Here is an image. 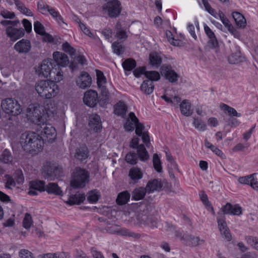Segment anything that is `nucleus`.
Wrapping results in <instances>:
<instances>
[{
	"mask_svg": "<svg viewBox=\"0 0 258 258\" xmlns=\"http://www.w3.org/2000/svg\"><path fill=\"white\" fill-rule=\"evenodd\" d=\"M39 11L43 15H47L48 9L50 7L47 5H45L42 2H39L37 4Z\"/></svg>",
	"mask_w": 258,
	"mask_h": 258,
	"instance_id": "bf43d9fd",
	"label": "nucleus"
},
{
	"mask_svg": "<svg viewBox=\"0 0 258 258\" xmlns=\"http://www.w3.org/2000/svg\"><path fill=\"white\" fill-rule=\"evenodd\" d=\"M153 207L151 205H144L140 207V212L137 215V220L141 224L154 227L156 220L153 216Z\"/></svg>",
	"mask_w": 258,
	"mask_h": 258,
	"instance_id": "39448f33",
	"label": "nucleus"
},
{
	"mask_svg": "<svg viewBox=\"0 0 258 258\" xmlns=\"http://www.w3.org/2000/svg\"><path fill=\"white\" fill-rule=\"evenodd\" d=\"M104 10L107 12L108 16L111 18L116 17L121 11L120 3L117 0L108 2L103 6Z\"/></svg>",
	"mask_w": 258,
	"mask_h": 258,
	"instance_id": "6e6552de",
	"label": "nucleus"
},
{
	"mask_svg": "<svg viewBox=\"0 0 258 258\" xmlns=\"http://www.w3.org/2000/svg\"><path fill=\"white\" fill-rule=\"evenodd\" d=\"M14 48L19 53H27L31 50V43L30 40L22 39L15 44Z\"/></svg>",
	"mask_w": 258,
	"mask_h": 258,
	"instance_id": "2eb2a0df",
	"label": "nucleus"
},
{
	"mask_svg": "<svg viewBox=\"0 0 258 258\" xmlns=\"http://www.w3.org/2000/svg\"><path fill=\"white\" fill-rule=\"evenodd\" d=\"M20 142L24 150L29 153L40 152L44 144L42 137L34 132L23 133Z\"/></svg>",
	"mask_w": 258,
	"mask_h": 258,
	"instance_id": "f257e3e1",
	"label": "nucleus"
},
{
	"mask_svg": "<svg viewBox=\"0 0 258 258\" xmlns=\"http://www.w3.org/2000/svg\"><path fill=\"white\" fill-rule=\"evenodd\" d=\"M0 15L5 19H13L16 17L15 13L6 10L2 11Z\"/></svg>",
	"mask_w": 258,
	"mask_h": 258,
	"instance_id": "052dcab7",
	"label": "nucleus"
},
{
	"mask_svg": "<svg viewBox=\"0 0 258 258\" xmlns=\"http://www.w3.org/2000/svg\"><path fill=\"white\" fill-rule=\"evenodd\" d=\"M88 124L90 128L95 133L101 131L102 122L100 117L96 113L90 114L88 118Z\"/></svg>",
	"mask_w": 258,
	"mask_h": 258,
	"instance_id": "ddd939ff",
	"label": "nucleus"
},
{
	"mask_svg": "<svg viewBox=\"0 0 258 258\" xmlns=\"http://www.w3.org/2000/svg\"><path fill=\"white\" fill-rule=\"evenodd\" d=\"M220 107L221 109L226 111L228 112V114L230 116V117H233V116H241V114L238 113L234 108L230 107L226 104L222 103L220 105Z\"/></svg>",
	"mask_w": 258,
	"mask_h": 258,
	"instance_id": "58836bf2",
	"label": "nucleus"
},
{
	"mask_svg": "<svg viewBox=\"0 0 258 258\" xmlns=\"http://www.w3.org/2000/svg\"><path fill=\"white\" fill-rule=\"evenodd\" d=\"M162 187V184L161 181L157 179L149 180L146 187L148 193H151L155 191H159Z\"/></svg>",
	"mask_w": 258,
	"mask_h": 258,
	"instance_id": "412c9836",
	"label": "nucleus"
},
{
	"mask_svg": "<svg viewBox=\"0 0 258 258\" xmlns=\"http://www.w3.org/2000/svg\"><path fill=\"white\" fill-rule=\"evenodd\" d=\"M92 83L91 76L86 72H82L76 80V84L80 88L85 89L89 87Z\"/></svg>",
	"mask_w": 258,
	"mask_h": 258,
	"instance_id": "dca6fc26",
	"label": "nucleus"
},
{
	"mask_svg": "<svg viewBox=\"0 0 258 258\" xmlns=\"http://www.w3.org/2000/svg\"><path fill=\"white\" fill-rule=\"evenodd\" d=\"M204 30L209 39L208 41L209 46L212 48L217 47L218 46V42L213 31L206 24L204 25Z\"/></svg>",
	"mask_w": 258,
	"mask_h": 258,
	"instance_id": "6ab92c4d",
	"label": "nucleus"
},
{
	"mask_svg": "<svg viewBox=\"0 0 258 258\" xmlns=\"http://www.w3.org/2000/svg\"><path fill=\"white\" fill-rule=\"evenodd\" d=\"M85 199V196L84 194L76 193L71 195L66 202L69 205H79L83 202Z\"/></svg>",
	"mask_w": 258,
	"mask_h": 258,
	"instance_id": "5701e85b",
	"label": "nucleus"
},
{
	"mask_svg": "<svg viewBox=\"0 0 258 258\" xmlns=\"http://www.w3.org/2000/svg\"><path fill=\"white\" fill-rule=\"evenodd\" d=\"M149 64L153 68H159L162 63V58L156 52L151 53L149 57Z\"/></svg>",
	"mask_w": 258,
	"mask_h": 258,
	"instance_id": "393cba45",
	"label": "nucleus"
},
{
	"mask_svg": "<svg viewBox=\"0 0 258 258\" xmlns=\"http://www.w3.org/2000/svg\"><path fill=\"white\" fill-rule=\"evenodd\" d=\"M202 3L205 7V10L212 16L216 18H217V13L216 12L215 10L213 9L209 3L208 2V0H202Z\"/></svg>",
	"mask_w": 258,
	"mask_h": 258,
	"instance_id": "3c124183",
	"label": "nucleus"
},
{
	"mask_svg": "<svg viewBox=\"0 0 258 258\" xmlns=\"http://www.w3.org/2000/svg\"><path fill=\"white\" fill-rule=\"evenodd\" d=\"M0 160L5 163H9L12 160V156L8 149H5L0 156Z\"/></svg>",
	"mask_w": 258,
	"mask_h": 258,
	"instance_id": "49530a36",
	"label": "nucleus"
},
{
	"mask_svg": "<svg viewBox=\"0 0 258 258\" xmlns=\"http://www.w3.org/2000/svg\"><path fill=\"white\" fill-rule=\"evenodd\" d=\"M45 191L48 194H53L56 196H62V191L56 183L49 182L46 185Z\"/></svg>",
	"mask_w": 258,
	"mask_h": 258,
	"instance_id": "b1692460",
	"label": "nucleus"
},
{
	"mask_svg": "<svg viewBox=\"0 0 258 258\" xmlns=\"http://www.w3.org/2000/svg\"><path fill=\"white\" fill-rule=\"evenodd\" d=\"M183 239L186 241L187 244L192 246H197L205 242L204 240L200 239L199 237H196L188 234L184 235L183 236Z\"/></svg>",
	"mask_w": 258,
	"mask_h": 258,
	"instance_id": "4be33fe9",
	"label": "nucleus"
},
{
	"mask_svg": "<svg viewBox=\"0 0 258 258\" xmlns=\"http://www.w3.org/2000/svg\"><path fill=\"white\" fill-rule=\"evenodd\" d=\"M22 24L24 27L25 32L29 33L32 31V24L31 22L27 19H24L22 21Z\"/></svg>",
	"mask_w": 258,
	"mask_h": 258,
	"instance_id": "69168bd1",
	"label": "nucleus"
},
{
	"mask_svg": "<svg viewBox=\"0 0 258 258\" xmlns=\"http://www.w3.org/2000/svg\"><path fill=\"white\" fill-rule=\"evenodd\" d=\"M122 66L125 71H131L135 68L137 63L133 58H127L122 62Z\"/></svg>",
	"mask_w": 258,
	"mask_h": 258,
	"instance_id": "4c0bfd02",
	"label": "nucleus"
},
{
	"mask_svg": "<svg viewBox=\"0 0 258 258\" xmlns=\"http://www.w3.org/2000/svg\"><path fill=\"white\" fill-rule=\"evenodd\" d=\"M140 89L142 92L147 95H150L153 92L154 85L150 80H144L141 85Z\"/></svg>",
	"mask_w": 258,
	"mask_h": 258,
	"instance_id": "c85d7f7f",
	"label": "nucleus"
},
{
	"mask_svg": "<svg viewBox=\"0 0 258 258\" xmlns=\"http://www.w3.org/2000/svg\"><path fill=\"white\" fill-rule=\"evenodd\" d=\"M222 209L224 214L240 216L242 214V209L238 204L232 205L227 203Z\"/></svg>",
	"mask_w": 258,
	"mask_h": 258,
	"instance_id": "4468645a",
	"label": "nucleus"
},
{
	"mask_svg": "<svg viewBox=\"0 0 258 258\" xmlns=\"http://www.w3.org/2000/svg\"><path fill=\"white\" fill-rule=\"evenodd\" d=\"M54 165V164L49 163L43 166L42 174L45 178L52 180V177L53 172Z\"/></svg>",
	"mask_w": 258,
	"mask_h": 258,
	"instance_id": "473e14b6",
	"label": "nucleus"
},
{
	"mask_svg": "<svg viewBox=\"0 0 258 258\" xmlns=\"http://www.w3.org/2000/svg\"><path fill=\"white\" fill-rule=\"evenodd\" d=\"M48 13H49L52 17L54 19L59 23V24L64 23L63 18L59 12L56 11L53 8L50 7V9H48Z\"/></svg>",
	"mask_w": 258,
	"mask_h": 258,
	"instance_id": "37998d69",
	"label": "nucleus"
},
{
	"mask_svg": "<svg viewBox=\"0 0 258 258\" xmlns=\"http://www.w3.org/2000/svg\"><path fill=\"white\" fill-rule=\"evenodd\" d=\"M130 199V194L127 191L119 193L116 199V203L119 205H123L127 203Z\"/></svg>",
	"mask_w": 258,
	"mask_h": 258,
	"instance_id": "f704fd0d",
	"label": "nucleus"
},
{
	"mask_svg": "<svg viewBox=\"0 0 258 258\" xmlns=\"http://www.w3.org/2000/svg\"><path fill=\"white\" fill-rule=\"evenodd\" d=\"M145 76L147 78V80H150L153 83L154 81H157L160 79V75L157 71H147L145 72Z\"/></svg>",
	"mask_w": 258,
	"mask_h": 258,
	"instance_id": "a19ab883",
	"label": "nucleus"
},
{
	"mask_svg": "<svg viewBox=\"0 0 258 258\" xmlns=\"http://www.w3.org/2000/svg\"><path fill=\"white\" fill-rule=\"evenodd\" d=\"M139 119L136 117L133 112H130L128 117L124 124V128L127 132L133 131L135 129L136 123H138Z\"/></svg>",
	"mask_w": 258,
	"mask_h": 258,
	"instance_id": "a211bd4d",
	"label": "nucleus"
},
{
	"mask_svg": "<svg viewBox=\"0 0 258 258\" xmlns=\"http://www.w3.org/2000/svg\"><path fill=\"white\" fill-rule=\"evenodd\" d=\"M200 199L201 201H202L204 205L207 207L209 209H211L212 212L213 214H215L214 209L213 206H212L210 202L209 201L208 196L207 195L205 194L204 192L202 193L200 195Z\"/></svg>",
	"mask_w": 258,
	"mask_h": 258,
	"instance_id": "8fccbe9b",
	"label": "nucleus"
},
{
	"mask_svg": "<svg viewBox=\"0 0 258 258\" xmlns=\"http://www.w3.org/2000/svg\"><path fill=\"white\" fill-rule=\"evenodd\" d=\"M90 181V173L80 167H77L72 174L71 186L76 189L84 187Z\"/></svg>",
	"mask_w": 258,
	"mask_h": 258,
	"instance_id": "20e7f679",
	"label": "nucleus"
},
{
	"mask_svg": "<svg viewBox=\"0 0 258 258\" xmlns=\"http://www.w3.org/2000/svg\"><path fill=\"white\" fill-rule=\"evenodd\" d=\"M83 101L84 103L90 107H95L98 102V96L96 91L90 90L84 94Z\"/></svg>",
	"mask_w": 258,
	"mask_h": 258,
	"instance_id": "f8f14e48",
	"label": "nucleus"
},
{
	"mask_svg": "<svg viewBox=\"0 0 258 258\" xmlns=\"http://www.w3.org/2000/svg\"><path fill=\"white\" fill-rule=\"evenodd\" d=\"M143 142L146 144L147 147L149 148L151 145L149 134L147 132H144L141 135Z\"/></svg>",
	"mask_w": 258,
	"mask_h": 258,
	"instance_id": "338daca9",
	"label": "nucleus"
},
{
	"mask_svg": "<svg viewBox=\"0 0 258 258\" xmlns=\"http://www.w3.org/2000/svg\"><path fill=\"white\" fill-rule=\"evenodd\" d=\"M34 29L37 34L40 35L44 34L45 32L44 27L39 21H36L34 23Z\"/></svg>",
	"mask_w": 258,
	"mask_h": 258,
	"instance_id": "6e6d98bb",
	"label": "nucleus"
},
{
	"mask_svg": "<svg viewBox=\"0 0 258 258\" xmlns=\"http://www.w3.org/2000/svg\"><path fill=\"white\" fill-rule=\"evenodd\" d=\"M128 175L134 183H137L142 178L143 173L140 168L133 167L130 169Z\"/></svg>",
	"mask_w": 258,
	"mask_h": 258,
	"instance_id": "aec40b11",
	"label": "nucleus"
},
{
	"mask_svg": "<svg viewBox=\"0 0 258 258\" xmlns=\"http://www.w3.org/2000/svg\"><path fill=\"white\" fill-rule=\"evenodd\" d=\"M17 9L22 14L27 16H32L31 10L26 8L25 5L19 0H13Z\"/></svg>",
	"mask_w": 258,
	"mask_h": 258,
	"instance_id": "72a5a7b5",
	"label": "nucleus"
},
{
	"mask_svg": "<svg viewBox=\"0 0 258 258\" xmlns=\"http://www.w3.org/2000/svg\"><path fill=\"white\" fill-rule=\"evenodd\" d=\"M23 226L26 229L29 228L32 225L31 217L30 214H26L23 221Z\"/></svg>",
	"mask_w": 258,
	"mask_h": 258,
	"instance_id": "680f3d73",
	"label": "nucleus"
},
{
	"mask_svg": "<svg viewBox=\"0 0 258 258\" xmlns=\"http://www.w3.org/2000/svg\"><path fill=\"white\" fill-rule=\"evenodd\" d=\"M35 87L39 95L44 99L52 98L58 92V86L54 81L41 80L36 84Z\"/></svg>",
	"mask_w": 258,
	"mask_h": 258,
	"instance_id": "7ed1b4c3",
	"label": "nucleus"
},
{
	"mask_svg": "<svg viewBox=\"0 0 258 258\" xmlns=\"http://www.w3.org/2000/svg\"><path fill=\"white\" fill-rule=\"evenodd\" d=\"M112 48L113 49V52L118 55L121 54L123 47L120 42H114L112 44Z\"/></svg>",
	"mask_w": 258,
	"mask_h": 258,
	"instance_id": "13d9d810",
	"label": "nucleus"
},
{
	"mask_svg": "<svg viewBox=\"0 0 258 258\" xmlns=\"http://www.w3.org/2000/svg\"><path fill=\"white\" fill-rule=\"evenodd\" d=\"M62 49L64 52L69 53L71 56L75 54L76 49L68 42H65L62 44Z\"/></svg>",
	"mask_w": 258,
	"mask_h": 258,
	"instance_id": "864d4df0",
	"label": "nucleus"
},
{
	"mask_svg": "<svg viewBox=\"0 0 258 258\" xmlns=\"http://www.w3.org/2000/svg\"><path fill=\"white\" fill-rule=\"evenodd\" d=\"M63 72L61 71L59 67L54 65V68L52 69L50 78L54 79L55 81L59 82L62 80Z\"/></svg>",
	"mask_w": 258,
	"mask_h": 258,
	"instance_id": "e433bc0d",
	"label": "nucleus"
},
{
	"mask_svg": "<svg viewBox=\"0 0 258 258\" xmlns=\"http://www.w3.org/2000/svg\"><path fill=\"white\" fill-rule=\"evenodd\" d=\"M153 166L155 169L158 172H161L162 170V166H161V160L157 155V154H155L153 155Z\"/></svg>",
	"mask_w": 258,
	"mask_h": 258,
	"instance_id": "de8ad7c7",
	"label": "nucleus"
},
{
	"mask_svg": "<svg viewBox=\"0 0 258 258\" xmlns=\"http://www.w3.org/2000/svg\"><path fill=\"white\" fill-rule=\"evenodd\" d=\"M127 107L126 105L122 101H119L114 106V113L115 114L123 116L126 114Z\"/></svg>",
	"mask_w": 258,
	"mask_h": 258,
	"instance_id": "7c9ffc66",
	"label": "nucleus"
},
{
	"mask_svg": "<svg viewBox=\"0 0 258 258\" xmlns=\"http://www.w3.org/2000/svg\"><path fill=\"white\" fill-rule=\"evenodd\" d=\"M138 159L137 154L132 152L127 153L125 157L126 162L131 165H135L137 163Z\"/></svg>",
	"mask_w": 258,
	"mask_h": 258,
	"instance_id": "c03bdc74",
	"label": "nucleus"
},
{
	"mask_svg": "<svg viewBox=\"0 0 258 258\" xmlns=\"http://www.w3.org/2000/svg\"><path fill=\"white\" fill-rule=\"evenodd\" d=\"M193 124L196 128L201 131H204L206 128V125L201 119L194 117Z\"/></svg>",
	"mask_w": 258,
	"mask_h": 258,
	"instance_id": "09e8293b",
	"label": "nucleus"
},
{
	"mask_svg": "<svg viewBox=\"0 0 258 258\" xmlns=\"http://www.w3.org/2000/svg\"><path fill=\"white\" fill-rule=\"evenodd\" d=\"M3 110L7 113L12 116H17L20 114L22 109L18 102L12 98H8L3 100L1 102Z\"/></svg>",
	"mask_w": 258,
	"mask_h": 258,
	"instance_id": "423d86ee",
	"label": "nucleus"
},
{
	"mask_svg": "<svg viewBox=\"0 0 258 258\" xmlns=\"http://www.w3.org/2000/svg\"><path fill=\"white\" fill-rule=\"evenodd\" d=\"M100 197V194L99 191L95 189L89 192L87 200L90 203H96Z\"/></svg>",
	"mask_w": 258,
	"mask_h": 258,
	"instance_id": "ea45409f",
	"label": "nucleus"
},
{
	"mask_svg": "<svg viewBox=\"0 0 258 258\" xmlns=\"http://www.w3.org/2000/svg\"><path fill=\"white\" fill-rule=\"evenodd\" d=\"M52 173V180L54 179L55 178H58L62 176L63 172L62 168L60 166L54 164V169Z\"/></svg>",
	"mask_w": 258,
	"mask_h": 258,
	"instance_id": "5fc2aeb1",
	"label": "nucleus"
},
{
	"mask_svg": "<svg viewBox=\"0 0 258 258\" xmlns=\"http://www.w3.org/2000/svg\"><path fill=\"white\" fill-rule=\"evenodd\" d=\"M54 64L57 67H66L69 62V60L68 56L64 53L55 51L53 53Z\"/></svg>",
	"mask_w": 258,
	"mask_h": 258,
	"instance_id": "f3484780",
	"label": "nucleus"
},
{
	"mask_svg": "<svg viewBox=\"0 0 258 258\" xmlns=\"http://www.w3.org/2000/svg\"><path fill=\"white\" fill-rule=\"evenodd\" d=\"M245 240L247 243L253 246V247L258 250V238L256 237L248 236L245 237Z\"/></svg>",
	"mask_w": 258,
	"mask_h": 258,
	"instance_id": "603ef678",
	"label": "nucleus"
},
{
	"mask_svg": "<svg viewBox=\"0 0 258 258\" xmlns=\"http://www.w3.org/2000/svg\"><path fill=\"white\" fill-rule=\"evenodd\" d=\"M135 128H136V134L138 136H141L142 133L144 132L143 130L145 128V126L143 124L139 122V120L138 121V123H136Z\"/></svg>",
	"mask_w": 258,
	"mask_h": 258,
	"instance_id": "774afa93",
	"label": "nucleus"
},
{
	"mask_svg": "<svg viewBox=\"0 0 258 258\" xmlns=\"http://www.w3.org/2000/svg\"><path fill=\"white\" fill-rule=\"evenodd\" d=\"M166 36L169 42L171 44L174 46H178L179 42L177 40H175L173 36L172 33L171 31H168L166 32Z\"/></svg>",
	"mask_w": 258,
	"mask_h": 258,
	"instance_id": "0e129e2a",
	"label": "nucleus"
},
{
	"mask_svg": "<svg viewBox=\"0 0 258 258\" xmlns=\"http://www.w3.org/2000/svg\"><path fill=\"white\" fill-rule=\"evenodd\" d=\"M96 72L97 85L99 88H101L102 85L106 83V79L101 71L96 70Z\"/></svg>",
	"mask_w": 258,
	"mask_h": 258,
	"instance_id": "a18cd8bd",
	"label": "nucleus"
},
{
	"mask_svg": "<svg viewBox=\"0 0 258 258\" xmlns=\"http://www.w3.org/2000/svg\"><path fill=\"white\" fill-rule=\"evenodd\" d=\"M148 192L147 189L144 187H139L135 188L132 192V199L139 201L143 199L146 194Z\"/></svg>",
	"mask_w": 258,
	"mask_h": 258,
	"instance_id": "c756f323",
	"label": "nucleus"
},
{
	"mask_svg": "<svg viewBox=\"0 0 258 258\" xmlns=\"http://www.w3.org/2000/svg\"><path fill=\"white\" fill-rule=\"evenodd\" d=\"M54 62L52 59H46L43 60L40 66L36 70L39 77L47 78L51 77L52 69L54 68Z\"/></svg>",
	"mask_w": 258,
	"mask_h": 258,
	"instance_id": "1a4fd4ad",
	"label": "nucleus"
},
{
	"mask_svg": "<svg viewBox=\"0 0 258 258\" xmlns=\"http://www.w3.org/2000/svg\"><path fill=\"white\" fill-rule=\"evenodd\" d=\"M161 73L165 78L170 83L176 82L179 78V75L175 72L170 64H163L160 68Z\"/></svg>",
	"mask_w": 258,
	"mask_h": 258,
	"instance_id": "9d476101",
	"label": "nucleus"
},
{
	"mask_svg": "<svg viewBox=\"0 0 258 258\" xmlns=\"http://www.w3.org/2000/svg\"><path fill=\"white\" fill-rule=\"evenodd\" d=\"M7 37L12 42H15L25 35V30L23 28H17L10 26L5 30Z\"/></svg>",
	"mask_w": 258,
	"mask_h": 258,
	"instance_id": "9b49d317",
	"label": "nucleus"
},
{
	"mask_svg": "<svg viewBox=\"0 0 258 258\" xmlns=\"http://www.w3.org/2000/svg\"><path fill=\"white\" fill-rule=\"evenodd\" d=\"M256 173H253L250 175H248L245 176L240 177L238 179V182L241 184H245L250 185V182L252 180V178L253 176L255 175Z\"/></svg>",
	"mask_w": 258,
	"mask_h": 258,
	"instance_id": "4d7b16f0",
	"label": "nucleus"
},
{
	"mask_svg": "<svg viewBox=\"0 0 258 258\" xmlns=\"http://www.w3.org/2000/svg\"><path fill=\"white\" fill-rule=\"evenodd\" d=\"M138 158L142 161H145L149 158V155L144 145H139L137 148Z\"/></svg>",
	"mask_w": 258,
	"mask_h": 258,
	"instance_id": "2f4dec72",
	"label": "nucleus"
},
{
	"mask_svg": "<svg viewBox=\"0 0 258 258\" xmlns=\"http://www.w3.org/2000/svg\"><path fill=\"white\" fill-rule=\"evenodd\" d=\"M89 156V150L88 148L83 146L76 150L75 157L80 161H83L86 159Z\"/></svg>",
	"mask_w": 258,
	"mask_h": 258,
	"instance_id": "bb28decb",
	"label": "nucleus"
},
{
	"mask_svg": "<svg viewBox=\"0 0 258 258\" xmlns=\"http://www.w3.org/2000/svg\"><path fill=\"white\" fill-rule=\"evenodd\" d=\"M180 109L181 113L185 116H189L192 114L191 104L187 100H183L182 101L180 104Z\"/></svg>",
	"mask_w": 258,
	"mask_h": 258,
	"instance_id": "cd10ccee",
	"label": "nucleus"
},
{
	"mask_svg": "<svg viewBox=\"0 0 258 258\" xmlns=\"http://www.w3.org/2000/svg\"><path fill=\"white\" fill-rule=\"evenodd\" d=\"M232 15L237 27L243 28L245 27L246 24V20L241 14L237 12H234L232 13Z\"/></svg>",
	"mask_w": 258,
	"mask_h": 258,
	"instance_id": "a878e982",
	"label": "nucleus"
},
{
	"mask_svg": "<svg viewBox=\"0 0 258 258\" xmlns=\"http://www.w3.org/2000/svg\"><path fill=\"white\" fill-rule=\"evenodd\" d=\"M46 109V106H41L37 103L29 105L27 109L26 113L28 120L38 125H40L46 119V115L49 114Z\"/></svg>",
	"mask_w": 258,
	"mask_h": 258,
	"instance_id": "f03ea898",
	"label": "nucleus"
},
{
	"mask_svg": "<svg viewBox=\"0 0 258 258\" xmlns=\"http://www.w3.org/2000/svg\"><path fill=\"white\" fill-rule=\"evenodd\" d=\"M21 258H34L31 252L26 249H22L19 253Z\"/></svg>",
	"mask_w": 258,
	"mask_h": 258,
	"instance_id": "e2e57ef3",
	"label": "nucleus"
},
{
	"mask_svg": "<svg viewBox=\"0 0 258 258\" xmlns=\"http://www.w3.org/2000/svg\"><path fill=\"white\" fill-rule=\"evenodd\" d=\"M40 128H38L41 132V137L49 142H52L56 137V133L54 127L50 124H45L42 122Z\"/></svg>",
	"mask_w": 258,
	"mask_h": 258,
	"instance_id": "0eeeda50",
	"label": "nucleus"
},
{
	"mask_svg": "<svg viewBox=\"0 0 258 258\" xmlns=\"http://www.w3.org/2000/svg\"><path fill=\"white\" fill-rule=\"evenodd\" d=\"M30 185L32 189L40 192L45 191L46 189L45 182L42 180L32 181L30 183Z\"/></svg>",
	"mask_w": 258,
	"mask_h": 258,
	"instance_id": "c9c22d12",
	"label": "nucleus"
},
{
	"mask_svg": "<svg viewBox=\"0 0 258 258\" xmlns=\"http://www.w3.org/2000/svg\"><path fill=\"white\" fill-rule=\"evenodd\" d=\"M229 62L231 64H236L242 61V57L240 55L239 50H237L236 52L232 53L228 58Z\"/></svg>",
	"mask_w": 258,
	"mask_h": 258,
	"instance_id": "79ce46f5",
	"label": "nucleus"
}]
</instances>
